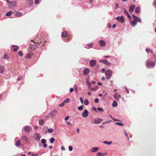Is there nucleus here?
Segmentation results:
<instances>
[{
	"instance_id": "nucleus-33",
	"label": "nucleus",
	"mask_w": 156,
	"mask_h": 156,
	"mask_svg": "<svg viewBox=\"0 0 156 156\" xmlns=\"http://www.w3.org/2000/svg\"><path fill=\"white\" fill-rule=\"evenodd\" d=\"M97 109L98 110V111L99 112H103L104 111V110H103L102 108L101 107L98 108H97Z\"/></svg>"
},
{
	"instance_id": "nucleus-51",
	"label": "nucleus",
	"mask_w": 156,
	"mask_h": 156,
	"mask_svg": "<svg viewBox=\"0 0 156 156\" xmlns=\"http://www.w3.org/2000/svg\"><path fill=\"white\" fill-rule=\"evenodd\" d=\"M47 144H46L45 143L44 144H43V146L44 147V148L46 147H47Z\"/></svg>"
},
{
	"instance_id": "nucleus-36",
	"label": "nucleus",
	"mask_w": 156,
	"mask_h": 156,
	"mask_svg": "<svg viewBox=\"0 0 156 156\" xmlns=\"http://www.w3.org/2000/svg\"><path fill=\"white\" fill-rule=\"evenodd\" d=\"M83 109V107L82 106H80L78 107V109L79 110H82Z\"/></svg>"
},
{
	"instance_id": "nucleus-20",
	"label": "nucleus",
	"mask_w": 156,
	"mask_h": 156,
	"mask_svg": "<svg viewBox=\"0 0 156 156\" xmlns=\"http://www.w3.org/2000/svg\"><path fill=\"white\" fill-rule=\"evenodd\" d=\"M23 140L26 142L27 143L28 142V140L26 136H23Z\"/></svg>"
},
{
	"instance_id": "nucleus-58",
	"label": "nucleus",
	"mask_w": 156,
	"mask_h": 156,
	"mask_svg": "<svg viewBox=\"0 0 156 156\" xmlns=\"http://www.w3.org/2000/svg\"><path fill=\"white\" fill-rule=\"evenodd\" d=\"M104 57L105 58H108L109 57H110V56H109V55H105V56H104Z\"/></svg>"
},
{
	"instance_id": "nucleus-40",
	"label": "nucleus",
	"mask_w": 156,
	"mask_h": 156,
	"mask_svg": "<svg viewBox=\"0 0 156 156\" xmlns=\"http://www.w3.org/2000/svg\"><path fill=\"white\" fill-rule=\"evenodd\" d=\"M80 100L81 102V103L82 104L83 103V100L82 97H80Z\"/></svg>"
},
{
	"instance_id": "nucleus-8",
	"label": "nucleus",
	"mask_w": 156,
	"mask_h": 156,
	"mask_svg": "<svg viewBox=\"0 0 156 156\" xmlns=\"http://www.w3.org/2000/svg\"><path fill=\"white\" fill-rule=\"evenodd\" d=\"M88 112L86 109H85L84 110V112L82 113V116L84 118L88 116Z\"/></svg>"
},
{
	"instance_id": "nucleus-50",
	"label": "nucleus",
	"mask_w": 156,
	"mask_h": 156,
	"mask_svg": "<svg viewBox=\"0 0 156 156\" xmlns=\"http://www.w3.org/2000/svg\"><path fill=\"white\" fill-rule=\"evenodd\" d=\"M74 90L73 88H71L69 90L70 92H72Z\"/></svg>"
},
{
	"instance_id": "nucleus-54",
	"label": "nucleus",
	"mask_w": 156,
	"mask_h": 156,
	"mask_svg": "<svg viewBox=\"0 0 156 156\" xmlns=\"http://www.w3.org/2000/svg\"><path fill=\"white\" fill-rule=\"evenodd\" d=\"M116 26V24H114L112 26V28H114Z\"/></svg>"
},
{
	"instance_id": "nucleus-27",
	"label": "nucleus",
	"mask_w": 156,
	"mask_h": 156,
	"mask_svg": "<svg viewBox=\"0 0 156 156\" xmlns=\"http://www.w3.org/2000/svg\"><path fill=\"white\" fill-rule=\"evenodd\" d=\"M48 132L50 133H51L53 132L54 129L52 128H50L48 129Z\"/></svg>"
},
{
	"instance_id": "nucleus-56",
	"label": "nucleus",
	"mask_w": 156,
	"mask_h": 156,
	"mask_svg": "<svg viewBox=\"0 0 156 156\" xmlns=\"http://www.w3.org/2000/svg\"><path fill=\"white\" fill-rule=\"evenodd\" d=\"M101 71L102 72H105V69L104 68H102V69H101Z\"/></svg>"
},
{
	"instance_id": "nucleus-63",
	"label": "nucleus",
	"mask_w": 156,
	"mask_h": 156,
	"mask_svg": "<svg viewBox=\"0 0 156 156\" xmlns=\"http://www.w3.org/2000/svg\"><path fill=\"white\" fill-rule=\"evenodd\" d=\"M92 84H95V83L96 82L95 81H92Z\"/></svg>"
},
{
	"instance_id": "nucleus-7",
	"label": "nucleus",
	"mask_w": 156,
	"mask_h": 156,
	"mask_svg": "<svg viewBox=\"0 0 156 156\" xmlns=\"http://www.w3.org/2000/svg\"><path fill=\"white\" fill-rule=\"evenodd\" d=\"M90 72V69L88 68H85L83 71V74L84 76H87Z\"/></svg>"
},
{
	"instance_id": "nucleus-30",
	"label": "nucleus",
	"mask_w": 156,
	"mask_h": 156,
	"mask_svg": "<svg viewBox=\"0 0 156 156\" xmlns=\"http://www.w3.org/2000/svg\"><path fill=\"white\" fill-rule=\"evenodd\" d=\"M23 78V76H19L17 78V80L19 81L21 80Z\"/></svg>"
},
{
	"instance_id": "nucleus-11",
	"label": "nucleus",
	"mask_w": 156,
	"mask_h": 156,
	"mask_svg": "<svg viewBox=\"0 0 156 156\" xmlns=\"http://www.w3.org/2000/svg\"><path fill=\"white\" fill-rule=\"evenodd\" d=\"M102 121V119L100 118H98L94 120V123L95 124L100 123Z\"/></svg>"
},
{
	"instance_id": "nucleus-4",
	"label": "nucleus",
	"mask_w": 156,
	"mask_h": 156,
	"mask_svg": "<svg viewBox=\"0 0 156 156\" xmlns=\"http://www.w3.org/2000/svg\"><path fill=\"white\" fill-rule=\"evenodd\" d=\"M98 44L100 46L102 47H105L106 45L105 41L102 40H101L99 41Z\"/></svg>"
},
{
	"instance_id": "nucleus-52",
	"label": "nucleus",
	"mask_w": 156,
	"mask_h": 156,
	"mask_svg": "<svg viewBox=\"0 0 156 156\" xmlns=\"http://www.w3.org/2000/svg\"><path fill=\"white\" fill-rule=\"evenodd\" d=\"M66 123L68 125L71 126V123L70 122H66Z\"/></svg>"
},
{
	"instance_id": "nucleus-18",
	"label": "nucleus",
	"mask_w": 156,
	"mask_h": 156,
	"mask_svg": "<svg viewBox=\"0 0 156 156\" xmlns=\"http://www.w3.org/2000/svg\"><path fill=\"white\" fill-rule=\"evenodd\" d=\"M20 145V140H18L15 143V145L17 147H19Z\"/></svg>"
},
{
	"instance_id": "nucleus-35",
	"label": "nucleus",
	"mask_w": 156,
	"mask_h": 156,
	"mask_svg": "<svg viewBox=\"0 0 156 156\" xmlns=\"http://www.w3.org/2000/svg\"><path fill=\"white\" fill-rule=\"evenodd\" d=\"M18 54L20 56H22L23 55V53L21 51H19L18 52Z\"/></svg>"
},
{
	"instance_id": "nucleus-62",
	"label": "nucleus",
	"mask_w": 156,
	"mask_h": 156,
	"mask_svg": "<svg viewBox=\"0 0 156 156\" xmlns=\"http://www.w3.org/2000/svg\"><path fill=\"white\" fill-rule=\"evenodd\" d=\"M89 95H90L91 94V93L90 92H88V93H87Z\"/></svg>"
},
{
	"instance_id": "nucleus-47",
	"label": "nucleus",
	"mask_w": 156,
	"mask_h": 156,
	"mask_svg": "<svg viewBox=\"0 0 156 156\" xmlns=\"http://www.w3.org/2000/svg\"><path fill=\"white\" fill-rule=\"evenodd\" d=\"M61 149H62V150H63V151H64L65 150V148L64 147L62 146H61Z\"/></svg>"
},
{
	"instance_id": "nucleus-49",
	"label": "nucleus",
	"mask_w": 156,
	"mask_h": 156,
	"mask_svg": "<svg viewBox=\"0 0 156 156\" xmlns=\"http://www.w3.org/2000/svg\"><path fill=\"white\" fill-rule=\"evenodd\" d=\"M39 154H32V156H38Z\"/></svg>"
},
{
	"instance_id": "nucleus-61",
	"label": "nucleus",
	"mask_w": 156,
	"mask_h": 156,
	"mask_svg": "<svg viewBox=\"0 0 156 156\" xmlns=\"http://www.w3.org/2000/svg\"><path fill=\"white\" fill-rule=\"evenodd\" d=\"M35 44H33L32 46H31L32 47V48H34V47L35 46Z\"/></svg>"
},
{
	"instance_id": "nucleus-64",
	"label": "nucleus",
	"mask_w": 156,
	"mask_h": 156,
	"mask_svg": "<svg viewBox=\"0 0 156 156\" xmlns=\"http://www.w3.org/2000/svg\"><path fill=\"white\" fill-rule=\"evenodd\" d=\"M34 128L35 129H37L38 128L37 126H35Z\"/></svg>"
},
{
	"instance_id": "nucleus-5",
	"label": "nucleus",
	"mask_w": 156,
	"mask_h": 156,
	"mask_svg": "<svg viewBox=\"0 0 156 156\" xmlns=\"http://www.w3.org/2000/svg\"><path fill=\"white\" fill-rule=\"evenodd\" d=\"M97 63V61L94 60H91L90 62V66L92 67L94 66Z\"/></svg>"
},
{
	"instance_id": "nucleus-25",
	"label": "nucleus",
	"mask_w": 156,
	"mask_h": 156,
	"mask_svg": "<svg viewBox=\"0 0 156 156\" xmlns=\"http://www.w3.org/2000/svg\"><path fill=\"white\" fill-rule=\"evenodd\" d=\"M112 106L113 107H115L116 106H117V102L116 101H113V103L112 104Z\"/></svg>"
},
{
	"instance_id": "nucleus-22",
	"label": "nucleus",
	"mask_w": 156,
	"mask_h": 156,
	"mask_svg": "<svg viewBox=\"0 0 156 156\" xmlns=\"http://www.w3.org/2000/svg\"><path fill=\"white\" fill-rule=\"evenodd\" d=\"M103 143L105 144H107V145H110L112 143V141L108 142L107 141H105L103 142Z\"/></svg>"
},
{
	"instance_id": "nucleus-59",
	"label": "nucleus",
	"mask_w": 156,
	"mask_h": 156,
	"mask_svg": "<svg viewBox=\"0 0 156 156\" xmlns=\"http://www.w3.org/2000/svg\"><path fill=\"white\" fill-rule=\"evenodd\" d=\"M76 131H77V133H78L79 132V128L77 129Z\"/></svg>"
},
{
	"instance_id": "nucleus-14",
	"label": "nucleus",
	"mask_w": 156,
	"mask_h": 156,
	"mask_svg": "<svg viewBox=\"0 0 156 156\" xmlns=\"http://www.w3.org/2000/svg\"><path fill=\"white\" fill-rule=\"evenodd\" d=\"M93 44V43H92L87 44L85 46V47L87 49L90 48L92 47Z\"/></svg>"
},
{
	"instance_id": "nucleus-13",
	"label": "nucleus",
	"mask_w": 156,
	"mask_h": 156,
	"mask_svg": "<svg viewBox=\"0 0 156 156\" xmlns=\"http://www.w3.org/2000/svg\"><path fill=\"white\" fill-rule=\"evenodd\" d=\"M98 149L99 148L98 147H93L91 149L90 151L91 152L93 153L97 151Z\"/></svg>"
},
{
	"instance_id": "nucleus-46",
	"label": "nucleus",
	"mask_w": 156,
	"mask_h": 156,
	"mask_svg": "<svg viewBox=\"0 0 156 156\" xmlns=\"http://www.w3.org/2000/svg\"><path fill=\"white\" fill-rule=\"evenodd\" d=\"M69 119V117L68 116H66L65 118V120L66 121L67 120Z\"/></svg>"
},
{
	"instance_id": "nucleus-55",
	"label": "nucleus",
	"mask_w": 156,
	"mask_h": 156,
	"mask_svg": "<svg viewBox=\"0 0 156 156\" xmlns=\"http://www.w3.org/2000/svg\"><path fill=\"white\" fill-rule=\"evenodd\" d=\"M101 80L102 81H104L105 80V78L104 77H102L101 78Z\"/></svg>"
},
{
	"instance_id": "nucleus-1",
	"label": "nucleus",
	"mask_w": 156,
	"mask_h": 156,
	"mask_svg": "<svg viewBox=\"0 0 156 156\" xmlns=\"http://www.w3.org/2000/svg\"><path fill=\"white\" fill-rule=\"evenodd\" d=\"M105 75L106 78L108 80H109L111 78L112 76V71L111 69L108 70L105 73Z\"/></svg>"
},
{
	"instance_id": "nucleus-6",
	"label": "nucleus",
	"mask_w": 156,
	"mask_h": 156,
	"mask_svg": "<svg viewBox=\"0 0 156 156\" xmlns=\"http://www.w3.org/2000/svg\"><path fill=\"white\" fill-rule=\"evenodd\" d=\"M16 5V2L14 1H11L9 2V7H14Z\"/></svg>"
},
{
	"instance_id": "nucleus-29",
	"label": "nucleus",
	"mask_w": 156,
	"mask_h": 156,
	"mask_svg": "<svg viewBox=\"0 0 156 156\" xmlns=\"http://www.w3.org/2000/svg\"><path fill=\"white\" fill-rule=\"evenodd\" d=\"M4 58L7 60H8L9 59V56L8 55L6 54H5L4 55Z\"/></svg>"
},
{
	"instance_id": "nucleus-60",
	"label": "nucleus",
	"mask_w": 156,
	"mask_h": 156,
	"mask_svg": "<svg viewBox=\"0 0 156 156\" xmlns=\"http://www.w3.org/2000/svg\"><path fill=\"white\" fill-rule=\"evenodd\" d=\"M49 148L50 149H52L53 148V146H50L49 147Z\"/></svg>"
},
{
	"instance_id": "nucleus-16",
	"label": "nucleus",
	"mask_w": 156,
	"mask_h": 156,
	"mask_svg": "<svg viewBox=\"0 0 156 156\" xmlns=\"http://www.w3.org/2000/svg\"><path fill=\"white\" fill-rule=\"evenodd\" d=\"M4 71V67L2 65H0V73H3Z\"/></svg>"
},
{
	"instance_id": "nucleus-15",
	"label": "nucleus",
	"mask_w": 156,
	"mask_h": 156,
	"mask_svg": "<svg viewBox=\"0 0 156 156\" xmlns=\"http://www.w3.org/2000/svg\"><path fill=\"white\" fill-rule=\"evenodd\" d=\"M68 33L66 31H64L62 33V36L64 38L66 37L67 36Z\"/></svg>"
},
{
	"instance_id": "nucleus-53",
	"label": "nucleus",
	"mask_w": 156,
	"mask_h": 156,
	"mask_svg": "<svg viewBox=\"0 0 156 156\" xmlns=\"http://www.w3.org/2000/svg\"><path fill=\"white\" fill-rule=\"evenodd\" d=\"M92 110H95V111H97V110H96V108L94 107H93L92 108Z\"/></svg>"
},
{
	"instance_id": "nucleus-9",
	"label": "nucleus",
	"mask_w": 156,
	"mask_h": 156,
	"mask_svg": "<svg viewBox=\"0 0 156 156\" xmlns=\"http://www.w3.org/2000/svg\"><path fill=\"white\" fill-rule=\"evenodd\" d=\"M100 62L101 63H103L106 65L109 66L110 64V63L108 61L106 60L101 59L100 60Z\"/></svg>"
},
{
	"instance_id": "nucleus-43",
	"label": "nucleus",
	"mask_w": 156,
	"mask_h": 156,
	"mask_svg": "<svg viewBox=\"0 0 156 156\" xmlns=\"http://www.w3.org/2000/svg\"><path fill=\"white\" fill-rule=\"evenodd\" d=\"M40 0H35V4H37L39 3Z\"/></svg>"
},
{
	"instance_id": "nucleus-48",
	"label": "nucleus",
	"mask_w": 156,
	"mask_h": 156,
	"mask_svg": "<svg viewBox=\"0 0 156 156\" xmlns=\"http://www.w3.org/2000/svg\"><path fill=\"white\" fill-rule=\"evenodd\" d=\"M107 27L108 28H110L111 27V24H110V23H108V25H107Z\"/></svg>"
},
{
	"instance_id": "nucleus-23",
	"label": "nucleus",
	"mask_w": 156,
	"mask_h": 156,
	"mask_svg": "<svg viewBox=\"0 0 156 156\" xmlns=\"http://www.w3.org/2000/svg\"><path fill=\"white\" fill-rule=\"evenodd\" d=\"M55 140V139L53 137H52L50 140V143L52 144L54 143Z\"/></svg>"
},
{
	"instance_id": "nucleus-31",
	"label": "nucleus",
	"mask_w": 156,
	"mask_h": 156,
	"mask_svg": "<svg viewBox=\"0 0 156 156\" xmlns=\"http://www.w3.org/2000/svg\"><path fill=\"white\" fill-rule=\"evenodd\" d=\"M46 142V141L45 139H42L41 140V143L42 144H44Z\"/></svg>"
},
{
	"instance_id": "nucleus-17",
	"label": "nucleus",
	"mask_w": 156,
	"mask_h": 156,
	"mask_svg": "<svg viewBox=\"0 0 156 156\" xmlns=\"http://www.w3.org/2000/svg\"><path fill=\"white\" fill-rule=\"evenodd\" d=\"M23 16V13L20 12H18L16 14V16L17 17H20Z\"/></svg>"
},
{
	"instance_id": "nucleus-28",
	"label": "nucleus",
	"mask_w": 156,
	"mask_h": 156,
	"mask_svg": "<svg viewBox=\"0 0 156 156\" xmlns=\"http://www.w3.org/2000/svg\"><path fill=\"white\" fill-rule=\"evenodd\" d=\"M74 89L75 91L77 93L78 92V88L77 86L76 85H75L74 86Z\"/></svg>"
},
{
	"instance_id": "nucleus-21",
	"label": "nucleus",
	"mask_w": 156,
	"mask_h": 156,
	"mask_svg": "<svg viewBox=\"0 0 156 156\" xmlns=\"http://www.w3.org/2000/svg\"><path fill=\"white\" fill-rule=\"evenodd\" d=\"M97 156H105V154L101 152H98L97 154Z\"/></svg>"
},
{
	"instance_id": "nucleus-41",
	"label": "nucleus",
	"mask_w": 156,
	"mask_h": 156,
	"mask_svg": "<svg viewBox=\"0 0 156 156\" xmlns=\"http://www.w3.org/2000/svg\"><path fill=\"white\" fill-rule=\"evenodd\" d=\"M114 97L115 99H117V93H116L115 94Z\"/></svg>"
},
{
	"instance_id": "nucleus-34",
	"label": "nucleus",
	"mask_w": 156,
	"mask_h": 156,
	"mask_svg": "<svg viewBox=\"0 0 156 156\" xmlns=\"http://www.w3.org/2000/svg\"><path fill=\"white\" fill-rule=\"evenodd\" d=\"M87 84L89 87H90L91 86V83L89 81H87Z\"/></svg>"
},
{
	"instance_id": "nucleus-3",
	"label": "nucleus",
	"mask_w": 156,
	"mask_h": 156,
	"mask_svg": "<svg viewBox=\"0 0 156 156\" xmlns=\"http://www.w3.org/2000/svg\"><path fill=\"white\" fill-rule=\"evenodd\" d=\"M24 131L26 133H28L30 131L32 130V128L31 126H25L23 127Z\"/></svg>"
},
{
	"instance_id": "nucleus-45",
	"label": "nucleus",
	"mask_w": 156,
	"mask_h": 156,
	"mask_svg": "<svg viewBox=\"0 0 156 156\" xmlns=\"http://www.w3.org/2000/svg\"><path fill=\"white\" fill-rule=\"evenodd\" d=\"M110 117H111V118L112 119H113V121H114V122H115V121H117V119H114V118H113L112 117V116L111 115H110Z\"/></svg>"
},
{
	"instance_id": "nucleus-57",
	"label": "nucleus",
	"mask_w": 156,
	"mask_h": 156,
	"mask_svg": "<svg viewBox=\"0 0 156 156\" xmlns=\"http://www.w3.org/2000/svg\"><path fill=\"white\" fill-rule=\"evenodd\" d=\"M98 84L99 86L102 85V83L101 82H98Z\"/></svg>"
},
{
	"instance_id": "nucleus-2",
	"label": "nucleus",
	"mask_w": 156,
	"mask_h": 156,
	"mask_svg": "<svg viewBox=\"0 0 156 156\" xmlns=\"http://www.w3.org/2000/svg\"><path fill=\"white\" fill-rule=\"evenodd\" d=\"M33 137L35 140L39 141L41 137V136L39 133H36L34 134Z\"/></svg>"
},
{
	"instance_id": "nucleus-38",
	"label": "nucleus",
	"mask_w": 156,
	"mask_h": 156,
	"mask_svg": "<svg viewBox=\"0 0 156 156\" xmlns=\"http://www.w3.org/2000/svg\"><path fill=\"white\" fill-rule=\"evenodd\" d=\"M65 105V103L63 102L61 104H60L59 105V106L61 107H62L63 106Z\"/></svg>"
},
{
	"instance_id": "nucleus-37",
	"label": "nucleus",
	"mask_w": 156,
	"mask_h": 156,
	"mask_svg": "<svg viewBox=\"0 0 156 156\" xmlns=\"http://www.w3.org/2000/svg\"><path fill=\"white\" fill-rule=\"evenodd\" d=\"M69 150L70 151H72L73 150V147L71 146H69Z\"/></svg>"
},
{
	"instance_id": "nucleus-24",
	"label": "nucleus",
	"mask_w": 156,
	"mask_h": 156,
	"mask_svg": "<svg viewBox=\"0 0 156 156\" xmlns=\"http://www.w3.org/2000/svg\"><path fill=\"white\" fill-rule=\"evenodd\" d=\"M44 121L43 119H40L39 121V124L40 125H42L44 123Z\"/></svg>"
},
{
	"instance_id": "nucleus-44",
	"label": "nucleus",
	"mask_w": 156,
	"mask_h": 156,
	"mask_svg": "<svg viewBox=\"0 0 156 156\" xmlns=\"http://www.w3.org/2000/svg\"><path fill=\"white\" fill-rule=\"evenodd\" d=\"M27 58H30L31 57V56L29 54H28L27 55Z\"/></svg>"
},
{
	"instance_id": "nucleus-32",
	"label": "nucleus",
	"mask_w": 156,
	"mask_h": 156,
	"mask_svg": "<svg viewBox=\"0 0 156 156\" xmlns=\"http://www.w3.org/2000/svg\"><path fill=\"white\" fill-rule=\"evenodd\" d=\"M70 99L69 98H67L63 101L64 103H67L69 102L70 101Z\"/></svg>"
},
{
	"instance_id": "nucleus-19",
	"label": "nucleus",
	"mask_w": 156,
	"mask_h": 156,
	"mask_svg": "<svg viewBox=\"0 0 156 156\" xmlns=\"http://www.w3.org/2000/svg\"><path fill=\"white\" fill-rule=\"evenodd\" d=\"M84 104L85 105H88L89 104V101L87 99H86L84 100Z\"/></svg>"
},
{
	"instance_id": "nucleus-12",
	"label": "nucleus",
	"mask_w": 156,
	"mask_h": 156,
	"mask_svg": "<svg viewBox=\"0 0 156 156\" xmlns=\"http://www.w3.org/2000/svg\"><path fill=\"white\" fill-rule=\"evenodd\" d=\"M57 113V111L56 110L52 111L50 114V115L51 116H53L55 115Z\"/></svg>"
},
{
	"instance_id": "nucleus-42",
	"label": "nucleus",
	"mask_w": 156,
	"mask_h": 156,
	"mask_svg": "<svg viewBox=\"0 0 156 156\" xmlns=\"http://www.w3.org/2000/svg\"><path fill=\"white\" fill-rule=\"evenodd\" d=\"M97 87H92L91 88V89L92 90H93V91H95L97 90Z\"/></svg>"
},
{
	"instance_id": "nucleus-10",
	"label": "nucleus",
	"mask_w": 156,
	"mask_h": 156,
	"mask_svg": "<svg viewBox=\"0 0 156 156\" xmlns=\"http://www.w3.org/2000/svg\"><path fill=\"white\" fill-rule=\"evenodd\" d=\"M41 43V42H37V43L35 44V46L34 47V48H32L31 46H30L29 47V48H30L31 50H33L35 49L36 48H37L39 44Z\"/></svg>"
},
{
	"instance_id": "nucleus-39",
	"label": "nucleus",
	"mask_w": 156,
	"mask_h": 156,
	"mask_svg": "<svg viewBox=\"0 0 156 156\" xmlns=\"http://www.w3.org/2000/svg\"><path fill=\"white\" fill-rule=\"evenodd\" d=\"M99 101V99H98V98H95V99H94V102L96 103H97Z\"/></svg>"
},
{
	"instance_id": "nucleus-26",
	"label": "nucleus",
	"mask_w": 156,
	"mask_h": 156,
	"mask_svg": "<svg viewBox=\"0 0 156 156\" xmlns=\"http://www.w3.org/2000/svg\"><path fill=\"white\" fill-rule=\"evenodd\" d=\"M12 12H13L12 11H9L6 13V16H10Z\"/></svg>"
}]
</instances>
